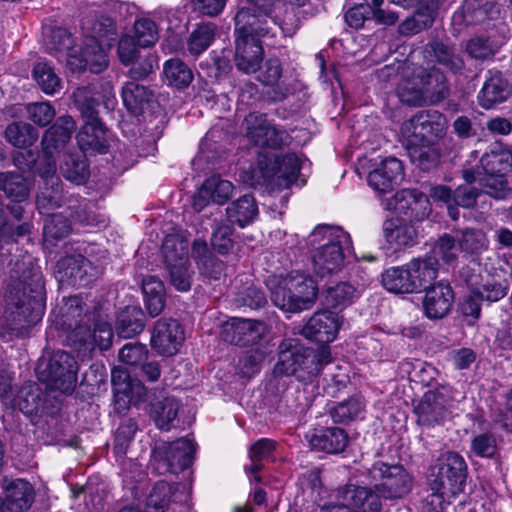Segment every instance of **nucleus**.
Listing matches in <instances>:
<instances>
[{"mask_svg": "<svg viewBox=\"0 0 512 512\" xmlns=\"http://www.w3.org/2000/svg\"><path fill=\"white\" fill-rule=\"evenodd\" d=\"M368 473L371 481L375 482L376 492L385 499L402 498L412 489V477L400 465H387L378 461Z\"/></svg>", "mask_w": 512, "mask_h": 512, "instance_id": "nucleus-7", "label": "nucleus"}, {"mask_svg": "<svg viewBox=\"0 0 512 512\" xmlns=\"http://www.w3.org/2000/svg\"><path fill=\"white\" fill-rule=\"evenodd\" d=\"M449 92L445 74L436 67L407 68L397 87L400 101L410 106L437 104L447 98Z\"/></svg>", "mask_w": 512, "mask_h": 512, "instance_id": "nucleus-3", "label": "nucleus"}, {"mask_svg": "<svg viewBox=\"0 0 512 512\" xmlns=\"http://www.w3.org/2000/svg\"><path fill=\"white\" fill-rule=\"evenodd\" d=\"M415 292L426 288L438 273V260L435 256L427 255L415 258L406 264Z\"/></svg>", "mask_w": 512, "mask_h": 512, "instance_id": "nucleus-31", "label": "nucleus"}, {"mask_svg": "<svg viewBox=\"0 0 512 512\" xmlns=\"http://www.w3.org/2000/svg\"><path fill=\"white\" fill-rule=\"evenodd\" d=\"M419 122L420 117L417 113L402 123L400 133L411 160L421 169L428 170L437 164L438 153L434 147L426 145V138L420 130Z\"/></svg>", "mask_w": 512, "mask_h": 512, "instance_id": "nucleus-10", "label": "nucleus"}, {"mask_svg": "<svg viewBox=\"0 0 512 512\" xmlns=\"http://www.w3.org/2000/svg\"><path fill=\"white\" fill-rule=\"evenodd\" d=\"M178 413V402L174 398L166 397L152 405L151 414L157 427L161 430H169L170 423Z\"/></svg>", "mask_w": 512, "mask_h": 512, "instance_id": "nucleus-51", "label": "nucleus"}, {"mask_svg": "<svg viewBox=\"0 0 512 512\" xmlns=\"http://www.w3.org/2000/svg\"><path fill=\"white\" fill-rule=\"evenodd\" d=\"M379 495L368 487L355 485H347L341 492V498L349 501L351 506L360 512H381L382 503Z\"/></svg>", "mask_w": 512, "mask_h": 512, "instance_id": "nucleus-32", "label": "nucleus"}, {"mask_svg": "<svg viewBox=\"0 0 512 512\" xmlns=\"http://www.w3.org/2000/svg\"><path fill=\"white\" fill-rule=\"evenodd\" d=\"M70 223L66 217L55 214L45 220L43 234L46 241L61 239L70 233Z\"/></svg>", "mask_w": 512, "mask_h": 512, "instance_id": "nucleus-61", "label": "nucleus"}, {"mask_svg": "<svg viewBox=\"0 0 512 512\" xmlns=\"http://www.w3.org/2000/svg\"><path fill=\"white\" fill-rule=\"evenodd\" d=\"M447 403L442 392L427 391L414 409L418 423L427 426L440 423L446 416Z\"/></svg>", "mask_w": 512, "mask_h": 512, "instance_id": "nucleus-26", "label": "nucleus"}, {"mask_svg": "<svg viewBox=\"0 0 512 512\" xmlns=\"http://www.w3.org/2000/svg\"><path fill=\"white\" fill-rule=\"evenodd\" d=\"M244 125L247 138L257 146L277 148L284 143L286 133L272 125L264 114L250 113Z\"/></svg>", "mask_w": 512, "mask_h": 512, "instance_id": "nucleus-12", "label": "nucleus"}, {"mask_svg": "<svg viewBox=\"0 0 512 512\" xmlns=\"http://www.w3.org/2000/svg\"><path fill=\"white\" fill-rule=\"evenodd\" d=\"M67 65L73 72H80L88 67L91 72L98 74L107 68L108 59L99 39L89 36L85 39L79 55L69 54Z\"/></svg>", "mask_w": 512, "mask_h": 512, "instance_id": "nucleus-13", "label": "nucleus"}, {"mask_svg": "<svg viewBox=\"0 0 512 512\" xmlns=\"http://www.w3.org/2000/svg\"><path fill=\"white\" fill-rule=\"evenodd\" d=\"M216 26L205 23L197 26L188 39V51L194 56L200 55L212 43L215 37Z\"/></svg>", "mask_w": 512, "mask_h": 512, "instance_id": "nucleus-50", "label": "nucleus"}, {"mask_svg": "<svg viewBox=\"0 0 512 512\" xmlns=\"http://www.w3.org/2000/svg\"><path fill=\"white\" fill-rule=\"evenodd\" d=\"M382 284L393 293H416L406 264L387 269L382 274Z\"/></svg>", "mask_w": 512, "mask_h": 512, "instance_id": "nucleus-40", "label": "nucleus"}, {"mask_svg": "<svg viewBox=\"0 0 512 512\" xmlns=\"http://www.w3.org/2000/svg\"><path fill=\"white\" fill-rule=\"evenodd\" d=\"M151 96V92L136 81L127 82L122 89L124 105L131 111L141 109Z\"/></svg>", "mask_w": 512, "mask_h": 512, "instance_id": "nucleus-52", "label": "nucleus"}, {"mask_svg": "<svg viewBox=\"0 0 512 512\" xmlns=\"http://www.w3.org/2000/svg\"><path fill=\"white\" fill-rule=\"evenodd\" d=\"M482 175H505L512 169V154L508 151H492L481 158Z\"/></svg>", "mask_w": 512, "mask_h": 512, "instance_id": "nucleus-44", "label": "nucleus"}, {"mask_svg": "<svg viewBox=\"0 0 512 512\" xmlns=\"http://www.w3.org/2000/svg\"><path fill=\"white\" fill-rule=\"evenodd\" d=\"M475 174L484 194L497 200L505 199L510 194L511 189L505 175H482L480 170Z\"/></svg>", "mask_w": 512, "mask_h": 512, "instance_id": "nucleus-49", "label": "nucleus"}, {"mask_svg": "<svg viewBox=\"0 0 512 512\" xmlns=\"http://www.w3.org/2000/svg\"><path fill=\"white\" fill-rule=\"evenodd\" d=\"M14 406L25 415L38 413L41 407L39 388L36 385L22 387L14 399Z\"/></svg>", "mask_w": 512, "mask_h": 512, "instance_id": "nucleus-54", "label": "nucleus"}, {"mask_svg": "<svg viewBox=\"0 0 512 512\" xmlns=\"http://www.w3.org/2000/svg\"><path fill=\"white\" fill-rule=\"evenodd\" d=\"M77 363L72 355L65 351H56L45 364H39L38 372L41 381L51 389L62 393H70L77 381Z\"/></svg>", "mask_w": 512, "mask_h": 512, "instance_id": "nucleus-8", "label": "nucleus"}, {"mask_svg": "<svg viewBox=\"0 0 512 512\" xmlns=\"http://www.w3.org/2000/svg\"><path fill=\"white\" fill-rule=\"evenodd\" d=\"M268 19L278 24L285 34L294 33V27L288 26L286 22H278L277 15L265 16L264 13L257 8L250 6L241 8L235 15V33L239 37L257 38L266 35L269 32L267 26Z\"/></svg>", "mask_w": 512, "mask_h": 512, "instance_id": "nucleus-11", "label": "nucleus"}, {"mask_svg": "<svg viewBox=\"0 0 512 512\" xmlns=\"http://www.w3.org/2000/svg\"><path fill=\"white\" fill-rule=\"evenodd\" d=\"M135 40L141 47H149L158 40L156 23L148 18H142L134 24Z\"/></svg>", "mask_w": 512, "mask_h": 512, "instance_id": "nucleus-57", "label": "nucleus"}, {"mask_svg": "<svg viewBox=\"0 0 512 512\" xmlns=\"http://www.w3.org/2000/svg\"><path fill=\"white\" fill-rule=\"evenodd\" d=\"M463 178L467 182L465 185H460L453 193V205L458 207L471 208L475 205L477 197L481 195L475 188L469 184L477 181L475 171L472 169L463 170Z\"/></svg>", "mask_w": 512, "mask_h": 512, "instance_id": "nucleus-48", "label": "nucleus"}, {"mask_svg": "<svg viewBox=\"0 0 512 512\" xmlns=\"http://www.w3.org/2000/svg\"><path fill=\"white\" fill-rule=\"evenodd\" d=\"M74 102L81 111L83 119L98 117L95 109L98 99L94 96L89 87H80L73 92Z\"/></svg>", "mask_w": 512, "mask_h": 512, "instance_id": "nucleus-56", "label": "nucleus"}, {"mask_svg": "<svg viewBox=\"0 0 512 512\" xmlns=\"http://www.w3.org/2000/svg\"><path fill=\"white\" fill-rule=\"evenodd\" d=\"M466 283L471 292L489 302H495L502 299L508 292L509 285L505 279L486 274H471L466 277Z\"/></svg>", "mask_w": 512, "mask_h": 512, "instance_id": "nucleus-25", "label": "nucleus"}, {"mask_svg": "<svg viewBox=\"0 0 512 512\" xmlns=\"http://www.w3.org/2000/svg\"><path fill=\"white\" fill-rule=\"evenodd\" d=\"M512 94V86L500 74L491 75L478 93V103L484 109H491L505 102Z\"/></svg>", "mask_w": 512, "mask_h": 512, "instance_id": "nucleus-29", "label": "nucleus"}, {"mask_svg": "<svg viewBox=\"0 0 512 512\" xmlns=\"http://www.w3.org/2000/svg\"><path fill=\"white\" fill-rule=\"evenodd\" d=\"M0 486L3 490V508L5 512H26L34 500V489L24 479L4 478Z\"/></svg>", "mask_w": 512, "mask_h": 512, "instance_id": "nucleus-16", "label": "nucleus"}, {"mask_svg": "<svg viewBox=\"0 0 512 512\" xmlns=\"http://www.w3.org/2000/svg\"><path fill=\"white\" fill-rule=\"evenodd\" d=\"M459 248L467 253H479L487 248V238L480 230L466 229L457 237Z\"/></svg>", "mask_w": 512, "mask_h": 512, "instance_id": "nucleus-55", "label": "nucleus"}, {"mask_svg": "<svg viewBox=\"0 0 512 512\" xmlns=\"http://www.w3.org/2000/svg\"><path fill=\"white\" fill-rule=\"evenodd\" d=\"M340 328V318L337 313L329 310L318 311L301 329V334L319 343H330L335 340Z\"/></svg>", "mask_w": 512, "mask_h": 512, "instance_id": "nucleus-15", "label": "nucleus"}, {"mask_svg": "<svg viewBox=\"0 0 512 512\" xmlns=\"http://www.w3.org/2000/svg\"><path fill=\"white\" fill-rule=\"evenodd\" d=\"M430 49L436 61L453 73H458L464 68V60L455 47L442 42H433L430 44Z\"/></svg>", "mask_w": 512, "mask_h": 512, "instance_id": "nucleus-45", "label": "nucleus"}, {"mask_svg": "<svg viewBox=\"0 0 512 512\" xmlns=\"http://www.w3.org/2000/svg\"><path fill=\"white\" fill-rule=\"evenodd\" d=\"M81 327L77 324L74 327L75 336H80V341L89 347L97 346L101 350L108 349L112 344L113 330L111 324L106 321H98L95 324L92 334L81 336Z\"/></svg>", "mask_w": 512, "mask_h": 512, "instance_id": "nucleus-43", "label": "nucleus"}, {"mask_svg": "<svg viewBox=\"0 0 512 512\" xmlns=\"http://www.w3.org/2000/svg\"><path fill=\"white\" fill-rule=\"evenodd\" d=\"M496 450V439L491 434H478L471 441V451L479 457H493L496 453Z\"/></svg>", "mask_w": 512, "mask_h": 512, "instance_id": "nucleus-64", "label": "nucleus"}, {"mask_svg": "<svg viewBox=\"0 0 512 512\" xmlns=\"http://www.w3.org/2000/svg\"><path fill=\"white\" fill-rule=\"evenodd\" d=\"M83 120L84 125L76 136L79 148L85 153H105L108 148L106 131L99 118Z\"/></svg>", "mask_w": 512, "mask_h": 512, "instance_id": "nucleus-27", "label": "nucleus"}, {"mask_svg": "<svg viewBox=\"0 0 512 512\" xmlns=\"http://www.w3.org/2000/svg\"><path fill=\"white\" fill-rule=\"evenodd\" d=\"M192 257L197 262L200 269L211 278L218 279L223 265L214 259L210 253L207 243L202 239H196L192 245Z\"/></svg>", "mask_w": 512, "mask_h": 512, "instance_id": "nucleus-42", "label": "nucleus"}, {"mask_svg": "<svg viewBox=\"0 0 512 512\" xmlns=\"http://www.w3.org/2000/svg\"><path fill=\"white\" fill-rule=\"evenodd\" d=\"M382 227L386 241L395 249L411 247L417 243L418 229L411 222L390 218L384 221Z\"/></svg>", "mask_w": 512, "mask_h": 512, "instance_id": "nucleus-28", "label": "nucleus"}, {"mask_svg": "<svg viewBox=\"0 0 512 512\" xmlns=\"http://www.w3.org/2000/svg\"><path fill=\"white\" fill-rule=\"evenodd\" d=\"M404 177L402 162L395 157L382 160L367 176L369 186L379 193H387L399 185Z\"/></svg>", "mask_w": 512, "mask_h": 512, "instance_id": "nucleus-17", "label": "nucleus"}, {"mask_svg": "<svg viewBox=\"0 0 512 512\" xmlns=\"http://www.w3.org/2000/svg\"><path fill=\"white\" fill-rule=\"evenodd\" d=\"M111 381L115 395V404L125 408L128 403L142 400L145 394L144 386L130 377L129 373L121 367L112 369Z\"/></svg>", "mask_w": 512, "mask_h": 512, "instance_id": "nucleus-20", "label": "nucleus"}, {"mask_svg": "<svg viewBox=\"0 0 512 512\" xmlns=\"http://www.w3.org/2000/svg\"><path fill=\"white\" fill-rule=\"evenodd\" d=\"M233 191V184L214 175L205 180L193 197V207L197 212L202 211L209 203H225Z\"/></svg>", "mask_w": 512, "mask_h": 512, "instance_id": "nucleus-22", "label": "nucleus"}, {"mask_svg": "<svg viewBox=\"0 0 512 512\" xmlns=\"http://www.w3.org/2000/svg\"><path fill=\"white\" fill-rule=\"evenodd\" d=\"M357 296V290L349 283H339L326 291V303L338 307L347 305Z\"/></svg>", "mask_w": 512, "mask_h": 512, "instance_id": "nucleus-58", "label": "nucleus"}, {"mask_svg": "<svg viewBox=\"0 0 512 512\" xmlns=\"http://www.w3.org/2000/svg\"><path fill=\"white\" fill-rule=\"evenodd\" d=\"M5 138L13 146L23 148L36 142L38 133L28 123L14 122L6 127Z\"/></svg>", "mask_w": 512, "mask_h": 512, "instance_id": "nucleus-47", "label": "nucleus"}, {"mask_svg": "<svg viewBox=\"0 0 512 512\" xmlns=\"http://www.w3.org/2000/svg\"><path fill=\"white\" fill-rule=\"evenodd\" d=\"M170 275V282L176 290L187 292L191 288L193 271L190 269L189 262H181L167 267Z\"/></svg>", "mask_w": 512, "mask_h": 512, "instance_id": "nucleus-60", "label": "nucleus"}, {"mask_svg": "<svg viewBox=\"0 0 512 512\" xmlns=\"http://www.w3.org/2000/svg\"><path fill=\"white\" fill-rule=\"evenodd\" d=\"M431 477L429 488L445 489V493L458 495L466 483V462L460 454L447 451L437 459Z\"/></svg>", "mask_w": 512, "mask_h": 512, "instance_id": "nucleus-6", "label": "nucleus"}, {"mask_svg": "<svg viewBox=\"0 0 512 512\" xmlns=\"http://www.w3.org/2000/svg\"><path fill=\"white\" fill-rule=\"evenodd\" d=\"M194 451V444L188 438H181L172 443L157 441L153 448L156 469L160 474L183 471L192 463Z\"/></svg>", "mask_w": 512, "mask_h": 512, "instance_id": "nucleus-9", "label": "nucleus"}, {"mask_svg": "<svg viewBox=\"0 0 512 512\" xmlns=\"http://www.w3.org/2000/svg\"><path fill=\"white\" fill-rule=\"evenodd\" d=\"M270 299L286 312H301L309 309L316 300L317 287L314 280L300 272H292L277 283L270 281Z\"/></svg>", "mask_w": 512, "mask_h": 512, "instance_id": "nucleus-5", "label": "nucleus"}, {"mask_svg": "<svg viewBox=\"0 0 512 512\" xmlns=\"http://www.w3.org/2000/svg\"><path fill=\"white\" fill-rule=\"evenodd\" d=\"M163 73L165 82L177 89L189 86L193 80L192 70L180 59L166 61Z\"/></svg>", "mask_w": 512, "mask_h": 512, "instance_id": "nucleus-41", "label": "nucleus"}, {"mask_svg": "<svg viewBox=\"0 0 512 512\" xmlns=\"http://www.w3.org/2000/svg\"><path fill=\"white\" fill-rule=\"evenodd\" d=\"M148 350L145 345L134 342L125 344L119 351V360L127 365H139L147 358Z\"/></svg>", "mask_w": 512, "mask_h": 512, "instance_id": "nucleus-63", "label": "nucleus"}, {"mask_svg": "<svg viewBox=\"0 0 512 512\" xmlns=\"http://www.w3.org/2000/svg\"><path fill=\"white\" fill-rule=\"evenodd\" d=\"M184 342V331L176 320L157 321L152 337V347L163 356L176 354Z\"/></svg>", "mask_w": 512, "mask_h": 512, "instance_id": "nucleus-14", "label": "nucleus"}, {"mask_svg": "<svg viewBox=\"0 0 512 512\" xmlns=\"http://www.w3.org/2000/svg\"><path fill=\"white\" fill-rule=\"evenodd\" d=\"M454 293L448 283L438 282L427 288L423 300L424 314L429 319H441L451 310Z\"/></svg>", "mask_w": 512, "mask_h": 512, "instance_id": "nucleus-21", "label": "nucleus"}, {"mask_svg": "<svg viewBox=\"0 0 512 512\" xmlns=\"http://www.w3.org/2000/svg\"><path fill=\"white\" fill-rule=\"evenodd\" d=\"M428 206L427 196L417 189H402L386 204L387 209H393L417 221L428 215Z\"/></svg>", "mask_w": 512, "mask_h": 512, "instance_id": "nucleus-18", "label": "nucleus"}, {"mask_svg": "<svg viewBox=\"0 0 512 512\" xmlns=\"http://www.w3.org/2000/svg\"><path fill=\"white\" fill-rule=\"evenodd\" d=\"M33 77L46 94L52 95L61 88L60 78L47 62H38L34 66Z\"/></svg>", "mask_w": 512, "mask_h": 512, "instance_id": "nucleus-53", "label": "nucleus"}, {"mask_svg": "<svg viewBox=\"0 0 512 512\" xmlns=\"http://www.w3.org/2000/svg\"><path fill=\"white\" fill-rule=\"evenodd\" d=\"M305 438L312 449L332 454L344 451L348 444L346 432L338 427L313 429Z\"/></svg>", "mask_w": 512, "mask_h": 512, "instance_id": "nucleus-24", "label": "nucleus"}, {"mask_svg": "<svg viewBox=\"0 0 512 512\" xmlns=\"http://www.w3.org/2000/svg\"><path fill=\"white\" fill-rule=\"evenodd\" d=\"M265 332L263 322L251 319L232 318L223 327L225 341L246 346L257 342Z\"/></svg>", "mask_w": 512, "mask_h": 512, "instance_id": "nucleus-19", "label": "nucleus"}, {"mask_svg": "<svg viewBox=\"0 0 512 512\" xmlns=\"http://www.w3.org/2000/svg\"><path fill=\"white\" fill-rule=\"evenodd\" d=\"M189 243L176 234L167 235L162 244V253L166 266L188 261Z\"/></svg>", "mask_w": 512, "mask_h": 512, "instance_id": "nucleus-39", "label": "nucleus"}, {"mask_svg": "<svg viewBox=\"0 0 512 512\" xmlns=\"http://www.w3.org/2000/svg\"><path fill=\"white\" fill-rule=\"evenodd\" d=\"M331 352L327 346L317 350L303 346L298 339L286 338L278 346V361L274 367L277 376H295L299 381H312L330 363Z\"/></svg>", "mask_w": 512, "mask_h": 512, "instance_id": "nucleus-2", "label": "nucleus"}, {"mask_svg": "<svg viewBox=\"0 0 512 512\" xmlns=\"http://www.w3.org/2000/svg\"><path fill=\"white\" fill-rule=\"evenodd\" d=\"M365 402L362 397H352L330 410V415L336 423H348L361 417L364 412Z\"/></svg>", "mask_w": 512, "mask_h": 512, "instance_id": "nucleus-46", "label": "nucleus"}, {"mask_svg": "<svg viewBox=\"0 0 512 512\" xmlns=\"http://www.w3.org/2000/svg\"><path fill=\"white\" fill-rule=\"evenodd\" d=\"M263 60V47L259 39L251 37L235 38V63L237 68L247 74L255 73Z\"/></svg>", "mask_w": 512, "mask_h": 512, "instance_id": "nucleus-23", "label": "nucleus"}, {"mask_svg": "<svg viewBox=\"0 0 512 512\" xmlns=\"http://www.w3.org/2000/svg\"><path fill=\"white\" fill-rule=\"evenodd\" d=\"M308 242L316 249L338 247L342 250L351 246L350 235L340 227L319 225L309 235Z\"/></svg>", "mask_w": 512, "mask_h": 512, "instance_id": "nucleus-30", "label": "nucleus"}, {"mask_svg": "<svg viewBox=\"0 0 512 512\" xmlns=\"http://www.w3.org/2000/svg\"><path fill=\"white\" fill-rule=\"evenodd\" d=\"M344 252L338 247H330V249H316L312 255V264L314 272L320 276L338 272L344 262Z\"/></svg>", "mask_w": 512, "mask_h": 512, "instance_id": "nucleus-33", "label": "nucleus"}, {"mask_svg": "<svg viewBox=\"0 0 512 512\" xmlns=\"http://www.w3.org/2000/svg\"><path fill=\"white\" fill-rule=\"evenodd\" d=\"M265 356L259 348L245 351L238 362L239 372L246 377L255 375L260 371Z\"/></svg>", "mask_w": 512, "mask_h": 512, "instance_id": "nucleus-59", "label": "nucleus"}, {"mask_svg": "<svg viewBox=\"0 0 512 512\" xmlns=\"http://www.w3.org/2000/svg\"><path fill=\"white\" fill-rule=\"evenodd\" d=\"M0 190L13 202L27 201L30 188L27 180L15 173H0Z\"/></svg>", "mask_w": 512, "mask_h": 512, "instance_id": "nucleus-38", "label": "nucleus"}, {"mask_svg": "<svg viewBox=\"0 0 512 512\" xmlns=\"http://www.w3.org/2000/svg\"><path fill=\"white\" fill-rule=\"evenodd\" d=\"M430 493L423 499L422 509L424 512H445L450 505V499L457 494L445 493V489H431Z\"/></svg>", "mask_w": 512, "mask_h": 512, "instance_id": "nucleus-62", "label": "nucleus"}, {"mask_svg": "<svg viewBox=\"0 0 512 512\" xmlns=\"http://www.w3.org/2000/svg\"><path fill=\"white\" fill-rule=\"evenodd\" d=\"M11 289L6 300L4 319L9 330L19 332L37 323L44 314V283L39 266L31 256L17 261L11 271Z\"/></svg>", "mask_w": 512, "mask_h": 512, "instance_id": "nucleus-1", "label": "nucleus"}, {"mask_svg": "<svg viewBox=\"0 0 512 512\" xmlns=\"http://www.w3.org/2000/svg\"><path fill=\"white\" fill-rule=\"evenodd\" d=\"M76 124L71 116L59 117L56 122L45 132L42 138L43 149L49 157L46 160V167L39 168V173L45 179V188L37 196V205L40 208L46 206H60L62 199V188L60 179L56 176L55 161L50 158L52 150L63 148L71 139Z\"/></svg>", "mask_w": 512, "mask_h": 512, "instance_id": "nucleus-4", "label": "nucleus"}, {"mask_svg": "<svg viewBox=\"0 0 512 512\" xmlns=\"http://www.w3.org/2000/svg\"><path fill=\"white\" fill-rule=\"evenodd\" d=\"M228 219L232 223L245 227L258 215V207L251 195H244L232 202L226 209Z\"/></svg>", "mask_w": 512, "mask_h": 512, "instance_id": "nucleus-37", "label": "nucleus"}, {"mask_svg": "<svg viewBox=\"0 0 512 512\" xmlns=\"http://www.w3.org/2000/svg\"><path fill=\"white\" fill-rule=\"evenodd\" d=\"M300 169V158L296 154H286L281 158H275L273 167L264 170L262 173L265 180L283 179L285 184L288 185L296 178Z\"/></svg>", "mask_w": 512, "mask_h": 512, "instance_id": "nucleus-36", "label": "nucleus"}, {"mask_svg": "<svg viewBox=\"0 0 512 512\" xmlns=\"http://www.w3.org/2000/svg\"><path fill=\"white\" fill-rule=\"evenodd\" d=\"M420 117V130L426 138V145L434 147V143L442 138L447 130L446 117L437 110L418 112Z\"/></svg>", "mask_w": 512, "mask_h": 512, "instance_id": "nucleus-34", "label": "nucleus"}, {"mask_svg": "<svg viewBox=\"0 0 512 512\" xmlns=\"http://www.w3.org/2000/svg\"><path fill=\"white\" fill-rule=\"evenodd\" d=\"M144 329V313L137 306H127L117 316L116 331L122 338H132Z\"/></svg>", "mask_w": 512, "mask_h": 512, "instance_id": "nucleus-35", "label": "nucleus"}]
</instances>
